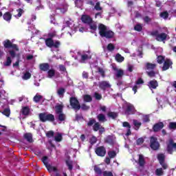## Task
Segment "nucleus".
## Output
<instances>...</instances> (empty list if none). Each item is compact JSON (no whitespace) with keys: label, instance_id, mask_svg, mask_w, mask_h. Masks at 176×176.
<instances>
[{"label":"nucleus","instance_id":"obj_45","mask_svg":"<svg viewBox=\"0 0 176 176\" xmlns=\"http://www.w3.org/2000/svg\"><path fill=\"white\" fill-rule=\"evenodd\" d=\"M84 101H85V102H90V101H91V96L89 95H85Z\"/></svg>","mask_w":176,"mask_h":176},{"label":"nucleus","instance_id":"obj_47","mask_svg":"<svg viewBox=\"0 0 176 176\" xmlns=\"http://www.w3.org/2000/svg\"><path fill=\"white\" fill-rule=\"evenodd\" d=\"M155 174L157 175H163V168H157L155 170Z\"/></svg>","mask_w":176,"mask_h":176},{"label":"nucleus","instance_id":"obj_30","mask_svg":"<svg viewBox=\"0 0 176 176\" xmlns=\"http://www.w3.org/2000/svg\"><path fill=\"white\" fill-rule=\"evenodd\" d=\"M21 113H22V115L27 116V115H28V113H30V108H28L27 107H23L21 109Z\"/></svg>","mask_w":176,"mask_h":176},{"label":"nucleus","instance_id":"obj_23","mask_svg":"<svg viewBox=\"0 0 176 176\" xmlns=\"http://www.w3.org/2000/svg\"><path fill=\"white\" fill-rule=\"evenodd\" d=\"M159 86V84H157V81L156 80H151L148 83V87L150 89H156Z\"/></svg>","mask_w":176,"mask_h":176},{"label":"nucleus","instance_id":"obj_49","mask_svg":"<svg viewBox=\"0 0 176 176\" xmlns=\"http://www.w3.org/2000/svg\"><path fill=\"white\" fill-rule=\"evenodd\" d=\"M41 98H42V96H40V95H38V94H36V95L34 97L33 100H34V101L35 102H38V101L41 100Z\"/></svg>","mask_w":176,"mask_h":176},{"label":"nucleus","instance_id":"obj_21","mask_svg":"<svg viewBox=\"0 0 176 176\" xmlns=\"http://www.w3.org/2000/svg\"><path fill=\"white\" fill-rule=\"evenodd\" d=\"M163 127H164L163 122L157 123L153 126V130L154 131H159L160 130H162Z\"/></svg>","mask_w":176,"mask_h":176},{"label":"nucleus","instance_id":"obj_34","mask_svg":"<svg viewBox=\"0 0 176 176\" xmlns=\"http://www.w3.org/2000/svg\"><path fill=\"white\" fill-rule=\"evenodd\" d=\"M146 69H155L156 68V65L152 63H147L146 65Z\"/></svg>","mask_w":176,"mask_h":176},{"label":"nucleus","instance_id":"obj_6","mask_svg":"<svg viewBox=\"0 0 176 176\" xmlns=\"http://www.w3.org/2000/svg\"><path fill=\"white\" fill-rule=\"evenodd\" d=\"M76 54H77V56H74V55H72V57H74L76 60H78V58L80 57L82 63H85L86 60H89V58H91V56H90V52L81 53L79 52H76Z\"/></svg>","mask_w":176,"mask_h":176},{"label":"nucleus","instance_id":"obj_17","mask_svg":"<svg viewBox=\"0 0 176 176\" xmlns=\"http://www.w3.org/2000/svg\"><path fill=\"white\" fill-rule=\"evenodd\" d=\"M173 65V62L170 59H166L162 67V71H167Z\"/></svg>","mask_w":176,"mask_h":176},{"label":"nucleus","instance_id":"obj_7","mask_svg":"<svg viewBox=\"0 0 176 176\" xmlns=\"http://www.w3.org/2000/svg\"><path fill=\"white\" fill-rule=\"evenodd\" d=\"M42 162L44 163L46 168L50 173H57V168L49 164L47 157H43Z\"/></svg>","mask_w":176,"mask_h":176},{"label":"nucleus","instance_id":"obj_61","mask_svg":"<svg viewBox=\"0 0 176 176\" xmlns=\"http://www.w3.org/2000/svg\"><path fill=\"white\" fill-rule=\"evenodd\" d=\"M98 72L100 74L101 76H102L103 78L104 76H105V72L104 71V69L99 68Z\"/></svg>","mask_w":176,"mask_h":176},{"label":"nucleus","instance_id":"obj_41","mask_svg":"<svg viewBox=\"0 0 176 176\" xmlns=\"http://www.w3.org/2000/svg\"><path fill=\"white\" fill-rule=\"evenodd\" d=\"M64 93H65V89H64V88H60L58 89V94L60 97H63V96H64Z\"/></svg>","mask_w":176,"mask_h":176},{"label":"nucleus","instance_id":"obj_58","mask_svg":"<svg viewBox=\"0 0 176 176\" xmlns=\"http://www.w3.org/2000/svg\"><path fill=\"white\" fill-rule=\"evenodd\" d=\"M143 122L146 123L147 122H149V116H142Z\"/></svg>","mask_w":176,"mask_h":176},{"label":"nucleus","instance_id":"obj_26","mask_svg":"<svg viewBox=\"0 0 176 176\" xmlns=\"http://www.w3.org/2000/svg\"><path fill=\"white\" fill-rule=\"evenodd\" d=\"M115 60L118 61V63H123V61H124V57L122 56L120 54H116Z\"/></svg>","mask_w":176,"mask_h":176},{"label":"nucleus","instance_id":"obj_53","mask_svg":"<svg viewBox=\"0 0 176 176\" xmlns=\"http://www.w3.org/2000/svg\"><path fill=\"white\" fill-rule=\"evenodd\" d=\"M160 16L162 18V19H167V17H168V13L167 12H164L160 14Z\"/></svg>","mask_w":176,"mask_h":176},{"label":"nucleus","instance_id":"obj_38","mask_svg":"<svg viewBox=\"0 0 176 176\" xmlns=\"http://www.w3.org/2000/svg\"><path fill=\"white\" fill-rule=\"evenodd\" d=\"M75 5L77 8H81L83 6V0H76Z\"/></svg>","mask_w":176,"mask_h":176},{"label":"nucleus","instance_id":"obj_24","mask_svg":"<svg viewBox=\"0 0 176 176\" xmlns=\"http://www.w3.org/2000/svg\"><path fill=\"white\" fill-rule=\"evenodd\" d=\"M23 13H24L23 9H18L14 12V16L16 19H19V17H21V14H23Z\"/></svg>","mask_w":176,"mask_h":176},{"label":"nucleus","instance_id":"obj_46","mask_svg":"<svg viewBox=\"0 0 176 176\" xmlns=\"http://www.w3.org/2000/svg\"><path fill=\"white\" fill-rule=\"evenodd\" d=\"M58 120H60V122H63V120H65V115L63 113H60L58 114Z\"/></svg>","mask_w":176,"mask_h":176},{"label":"nucleus","instance_id":"obj_25","mask_svg":"<svg viewBox=\"0 0 176 176\" xmlns=\"http://www.w3.org/2000/svg\"><path fill=\"white\" fill-rule=\"evenodd\" d=\"M105 141L108 143L112 145L113 144H115V138L114 136H107L105 139Z\"/></svg>","mask_w":176,"mask_h":176},{"label":"nucleus","instance_id":"obj_4","mask_svg":"<svg viewBox=\"0 0 176 176\" xmlns=\"http://www.w3.org/2000/svg\"><path fill=\"white\" fill-rule=\"evenodd\" d=\"M151 35L155 37L156 41L158 42H166L170 39V36L167 33H159L157 30H155L151 32Z\"/></svg>","mask_w":176,"mask_h":176},{"label":"nucleus","instance_id":"obj_44","mask_svg":"<svg viewBox=\"0 0 176 176\" xmlns=\"http://www.w3.org/2000/svg\"><path fill=\"white\" fill-rule=\"evenodd\" d=\"M100 127H101V125H100V123L96 122L94 125V131H98V130H100Z\"/></svg>","mask_w":176,"mask_h":176},{"label":"nucleus","instance_id":"obj_50","mask_svg":"<svg viewBox=\"0 0 176 176\" xmlns=\"http://www.w3.org/2000/svg\"><path fill=\"white\" fill-rule=\"evenodd\" d=\"M12 64V59L10 58V57H8L7 58V60L6 62L4 63V65H6V67H9V65H10Z\"/></svg>","mask_w":176,"mask_h":176},{"label":"nucleus","instance_id":"obj_11","mask_svg":"<svg viewBox=\"0 0 176 176\" xmlns=\"http://www.w3.org/2000/svg\"><path fill=\"white\" fill-rule=\"evenodd\" d=\"M150 146L151 149H153L154 151L159 149V146H160V145L159 144V142H157V139L156 138L153 136L151 138Z\"/></svg>","mask_w":176,"mask_h":176},{"label":"nucleus","instance_id":"obj_37","mask_svg":"<svg viewBox=\"0 0 176 176\" xmlns=\"http://www.w3.org/2000/svg\"><path fill=\"white\" fill-rule=\"evenodd\" d=\"M3 115H5L7 117H9L10 116V109L6 108L3 110L2 112Z\"/></svg>","mask_w":176,"mask_h":176},{"label":"nucleus","instance_id":"obj_5","mask_svg":"<svg viewBox=\"0 0 176 176\" xmlns=\"http://www.w3.org/2000/svg\"><path fill=\"white\" fill-rule=\"evenodd\" d=\"M81 20L82 23L85 24H89L90 29L91 30V32H94L96 30H97V25L94 23H91V18L87 15H82L81 17Z\"/></svg>","mask_w":176,"mask_h":176},{"label":"nucleus","instance_id":"obj_55","mask_svg":"<svg viewBox=\"0 0 176 176\" xmlns=\"http://www.w3.org/2000/svg\"><path fill=\"white\" fill-rule=\"evenodd\" d=\"M95 9L96 10H102V8H101V6H100V2H97L95 5Z\"/></svg>","mask_w":176,"mask_h":176},{"label":"nucleus","instance_id":"obj_40","mask_svg":"<svg viewBox=\"0 0 176 176\" xmlns=\"http://www.w3.org/2000/svg\"><path fill=\"white\" fill-rule=\"evenodd\" d=\"M157 61L158 64H163V63L164 61V57L163 56H157Z\"/></svg>","mask_w":176,"mask_h":176},{"label":"nucleus","instance_id":"obj_42","mask_svg":"<svg viewBox=\"0 0 176 176\" xmlns=\"http://www.w3.org/2000/svg\"><path fill=\"white\" fill-rule=\"evenodd\" d=\"M109 118H111V119H116V118H118V113L110 112L108 113Z\"/></svg>","mask_w":176,"mask_h":176},{"label":"nucleus","instance_id":"obj_51","mask_svg":"<svg viewBox=\"0 0 176 176\" xmlns=\"http://www.w3.org/2000/svg\"><path fill=\"white\" fill-rule=\"evenodd\" d=\"M169 129H170V130H175L176 122H170L169 123Z\"/></svg>","mask_w":176,"mask_h":176},{"label":"nucleus","instance_id":"obj_28","mask_svg":"<svg viewBox=\"0 0 176 176\" xmlns=\"http://www.w3.org/2000/svg\"><path fill=\"white\" fill-rule=\"evenodd\" d=\"M133 122L135 130H138V129H140V127H141L142 123L137 120H133Z\"/></svg>","mask_w":176,"mask_h":176},{"label":"nucleus","instance_id":"obj_63","mask_svg":"<svg viewBox=\"0 0 176 176\" xmlns=\"http://www.w3.org/2000/svg\"><path fill=\"white\" fill-rule=\"evenodd\" d=\"M94 123H96V120H94V119H91V120L89 121L87 125H88V126H93V124H94Z\"/></svg>","mask_w":176,"mask_h":176},{"label":"nucleus","instance_id":"obj_60","mask_svg":"<svg viewBox=\"0 0 176 176\" xmlns=\"http://www.w3.org/2000/svg\"><path fill=\"white\" fill-rule=\"evenodd\" d=\"M94 97L96 100H101V98H102V96H101V94L98 93H95Z\"/></svg>","mask_w":176,"mask_h":176},{"label":"nucleus","instance_id":"obj_31","mask_svg":"<svg viewBox=\"0 0 176 176\" xmlns=\"http://www.w3.org/2000/svg\"><path fill=\"white\" fill-rule=\"evenodd\" d=\"M40 69H41V71H47L49 69V64L43 63L40 65Z\"/></svg>","mask_w":176,"mask_h":176},{"label":"nucleus","instance_id":"obj_20","mask_svg":"<svg viewBox=\"0 0 176 176\" xmlns=\"http://www.w3.org/2000/svg\"><path fill=\"white\" fill-rule=\"evenodd\" d=\"M48 78H57L58 76V73H56L54 69H50L47 72Z\"/></svg>","mask_w":176,"mask_h":176},{"label":"nucleus","instance_id":"obj_59","mask_svg":"<svg viewBox=\"0 0 176 176\" xmlns=\"http://www.w3.org/2000/svg\"><path fill=\"white\" fill-rule=\"evenodd\" d=\"M94 171L97 173V174H101V169H100V168H98V166H94Z\"/></svg>","mask_w":176,"mask_h":176},{"label":"nucleus","instance_id":"obj_29","mask_svg":"<svg viewBox=\"0 0 176 176\" xmlns=\"http://www.w3.org/2000/svg\"><path fill=\"white\" fill-rule=\"evenodd\" d=\"M55 109H56V113H57V115L58 113H63V104H57L55 107Z\"/></svg>","mask_w":176,"mask_h":176},{"label":"nucleus","instance_id":"obj_1","mask_svg":"<svg viewBox=\"0 0 176 176\" xmlns=\"http://www.w3.org/2000/svg\"><path fill=\"white\" fill-rule=\"evenodd\" d=\"M4 47L6 49H10L9 53L11 57L14 58L17 55V52H19V47L16 45L12 44L9 40H6L3 43Z\"/></svg>","mask_w":176,"mask_h":176},{"label":"nucleus","instance_id":"obj_32","mask_svg":"<svg viewBox=\"0 0 176 176\" xmlns=\"http://www.w3.org/2000/svg\"><path fill=\"white\" fill-rule=\"evenodd\" d=\"M24 137H25V140H27V141H28L29 142H32V134L25 133L24 135Z\"/></svg>","mask_w":176,"mask_h":176},{"label":"nucleus","instance_id":"obj_54","mask_svg":"<svg viewBox=\"0 0 176 176\" xmlns=\"http://www.w3.org/2000/svg\"><path fill=\"white\" fill-rule=\"evenodd\" d=\"M90 144H96L97 142V138L92 136L89 140Z\"/></svg>","mask_w":176,"mask_h":176},{"label":"nucleus","instance_id":"obj_10","mask_svg":"<svg viewBox=\"0 0 176 176\" xmlns=\"http://www.w3.org/2000/svg\"><path fill=\"white\" fill-rule=\"evenodd\" d=\"M39 118L41 122H46L47 120L52 122V120H54V116L52 114L40 113Z\"/></svg>","mask_w":176,"mask_h":176},{"label":"nucleus","instance_id":"obj_35","mask_svg":"<svg viewBox=\"0 0 176 176\" xmlns=\"http://www.w3.org/2000/svg\"><path fill=\"white\" fill-rule=\"evenodd\" d=\"M98 119L99 122H106L107 119L105 118V116L103 114H99L98 116Z\"/></svg>","mask_w":176,"mask_h":176},{"label":"nucleus","instance_id":"obj_43","mask_svg":"<svg viewBox=\"0 0 176 176\" xmlns=\"http://www.w3.org/2000/svg\"><path fill=\"white\" fill-rule=\"evenodd\" d=\"M107 50H109V52H113V50H115V45L112 43H109L107 45Z\"/></svg>","mask_w":176,"mask_h":176},{"label":"nucleus","instance_id":"obj_36","mask_svg":"<svg viewBox=\"0 0 176 176\" xmlns=\"http://www.w3.org/2000/svg\"><path fill=\"white\" fill-rule=\"evenodd\" d=\"M61 140H63V135H61V133H56V135H55V141H56L57 142H60Z\"/></svg>","mask_w":176,"mask_h":176},{"label":"nucleus","instance_id":"obj_48","mask_svg":"<svg viewBox=\"0 0 176 176\" xmlns=\"http://www.w3.org/2000/svg\"><path fill=\"white\" fill-rule=\"evenodd\" d=\"M66 164L69 168V170H72V161H70L69 160H66Z\"/></svg>","mask_w":176,"mask_h":176},{"label":"nucleus","instance_id":"obj_8","mask_svg":"<svg viewBox=\"0 0 176 176\" xmlns=\"http://www.w3.org/2000/svg\"><path fill=\"white\" fill-rule=\"evenodd\" d=\"M45 45L48 47H54L55 49H58L60 43L59 41H53L52 38H47L45 40Z\"/></svg>","mask_w":176,"mask_h":176},{"label":"nucleus","instance_id":"obj_13","mask_svg":"<svg viewBox=\"0 0 176 176\" xmlns=\"http://www.w3.org/2000/svg\"><path fill=\"white\" fill-rule=\"evenodd\" d=\"M70 105L74 109H80V105L79 104V102L75 98H72L70 99Z\"/></svg>","mask_w":176,"mask_h":176},{"label":"nucleus","instance_id":"obj_16","mask_svg":"<svg viewBox=\"0 0 176 176\" xmlns=\"http://www.w3.org/2000/svg\"><path fill=\"white\" fill-rule=\"evenodd\" d=\"M144 83V80L142 78H139L135 85V86L133 87V91H134V94L137 93V89H140L141 86L140 85H142Z\"/></svg>","mask_w":176,"mask_h":176},{"label":"nucleus","instance_id":"obj_62","mask_svg":"<svg viewBox=\"0 0 176 176\" xmlns=\"http://www.w3.org/2000/svg\"><path fill=\"white\" fill-rule=\"evenodd\" d=\"M104 176H113V174L111 173V172L109 171H104L103 173Z\"/></svg>","mask_w":176,"mask_h":176},{"label":"nucleus","instance_id":"obj_57","mask_svg":"<svg viewBox=\"0 0 176 176\" xmlns=\"http://www.w3.org/2000/svg\"><path fill=\"white\" fill-rule=\"evenodd\" d=\"M147 74L148 75V76H150V78H153L156 75V73L153 71H151V72H147Z\"/></svg>","mask_w":176,"mask_h":176},{"label":"nucleus","instance_id":"obj_15","mask_svg":"<svg viewBox=\"0 0 176 176\" xmlns=\"http://www.w3.org/2000/svg\"><path fill=\"white\" fill-rule=\"evenodd\" d=\"M164 154H158L157 159L160 162V164L162 166L164 170H166L167 168V164L164 163Z\"/></svg>","mask_w":176,"mask_h":176},{"label":"nucleus","instance_id":"obj_2","mask_svg":"<svg viewBox=\"0 0 176 176\" xmlns=\"http://www.w3.org/2000/svg\"><path fill=\"white\" fill-rule=\"evenodd\" d=\"M62 30H66L68 34L72 35V34H75L76 32V27H75V23H74V21L72 19H69L65 21L63 25V28Z\"/></svg>","mask_w":176,"mask_h":176},{"label":"nucleus","instance_id":"obj_22","mask_svg":"<svg viewBox=\"0 0 176 176\" xmlns=\"http://www.w3.org/2000/svg\"><path fill=\"white\" fill-rule=\"evenodd\" d=\"M138 164L141 167L144 166V164H145V160L144 159V156L142 155H138Z\"/></svg>","mask_w":176,"mask_h":176},{"label":"nucleus","instance_id":"obj_33","mask_svg":"<svg viewBox=\"0 0 176 176\" xmlns=\"http://www.w3.org/2000/svg\"><path fill=\"white\" fill-rule=\"evenodd\" d=\"M30 78H31V73L30 72H26L23 74V76H22V79H23L24 80H28V79H30Z\"/></svg>","mask_w":176,"mask_h":176},{"label":"nucleus","instance_id":"obj_3","mask_svg":"<svg viewBox=\"0 0 176 176\" xmlns=\"http://www.w3.org/2000/svg\"><path fill=\"white\" fill-rule=\"evenodd\" d=\"M99 34L100 36H102L104 38H113V33L112 31L108 30V28H106L105 25L103 24L99 25Z\"/></svg>","mask_w":176,"mask_h":176},{"label":"nucleus","instance_id":"obj_9","mask_svg":"<svg viewBox=\"0 0 176 176\" xmlns=\"http://www.w3.org/2000/svg\"><path fill=\"white\" fill-rule=\"evenodd\" d=\"M124 109H125V115H133L135 113L134 106L130 103H126L125 107H124Z\"/></svg>","mask_w":176,"mask_h":176},{"label":"nucleus","instance_id":"obj_12","mask_svg":"<svg viewBox=\"0 0 176 176\" xmlns=\"http://www.w3.org/2000/svg\"><path fill=\"white\" fill-rule=\"evenodd\" d=\"M176 151V143L173 141V140H170L168 142L167 151L168 153H173V152Z\"/></svg>","mask_w":176,"mask_h":176},{"label":"nucleus","instance_id":"obj_27","mask_svg":"<svg viewBox=\"0 0 176 176\" xmlns=\"http://www.w3.org/2000/svg\"><path fill=\"white\" fill-rule=\"evenodd\" d=\"M3 17L6 21H10V20H12V14H10V12H6Z\"/></svg>","mask_w":176,"mask_h":176},{"label":"nucleus","instance_id":"obj_19","mask_svg":"<svg viewBox=\"0 0 176 176\" xmlns=\"http://www.w3.org/2000/svg\"><path fill=\"white\" fill-rule=\"evenodd\" d=\"M100 87L102 90H105V89H109V87H111V84H109L108 81H102L100 83Z\"/></svg>","mask_w":176,"mask_h":176},{"label":"nucleus","instance_id":"obj_64","mask_svg":"<svg viewBox=\"0 0 176 176\" xmlns=\"http://www.w3.org/2000/svg\"><path fill=\"white\" fill-rule=\"evenodd\" d=\"M144 142V139L142 138L138 139L137 140V144L141 145Z\"/></svg>","mask_w":176,"mask_h":176},{"label":"nucleus","instance_id":"obj_14","mask_svg":"<svg viewBox=\"0 0 176 176\" xmlns=\"http://www.w3.org/2000/svg\"><path fill=\"white\" fill-rule=\"evenodd\" d=\"M96 153L98 156L104 157L105 156V153H107V151L104 146H100L96 149Z\"/></svg>","mask_w":176,"mask_h":176},{"label":"nucleus","instance_id":"obj_39","mask_svg":"<svg viewBox=\"0 0 176 176\" xmlns=\"http://www.w3.org/2000/svg\"><path fill=\"white\" fill-rule=\"evenodd\" d=\"M108 155L109 157H110L111 159H113V157L116 156V152H115L114 151H110L108 152Z\"/></svg>","mask_w":176,"mask_h":176},{"label":"nucleus","instance_id":"obj_56","mask_svg":"<svg viewBox=\"0 0 176 176\" xmlns=\"http://www.w3.org/2000/svg\"><path fill=\"white\" fill-rule=\"evenodd\" d=\"M134 29L135 31H141L142 30V26L140 24L135 25Z\"/></svg>","mask_w":176,"mask_h":176},{"label":"nucleus","instance_id":"obj_18","mask_svg":"<svg viewBox=\"0 0 176 176\" xmlns=\"http://www.w3.org/2000/svg\"><path fill=\"white\" fill-rule=\"evenodd\" d=\"M115 76L116 78H122L123 76L124 72L122 69H118L114 67Z\"/></svg>","mask_w":176,"mask_h":176},{"label":"nucleus","instance_id":"obj_52","mask_svg":"<svg viewBox=\"0 0 176 176\" xmlns=\"http://www.w3.org/2000/svg\"><path fill=\"white\" fill-rule=\"evenodd\" d=\"M137 56H139L141 58H142V47H140L138 50L137 51Z\"/></svg>","mask_w":176,"mask_h":176}]
</instances>
